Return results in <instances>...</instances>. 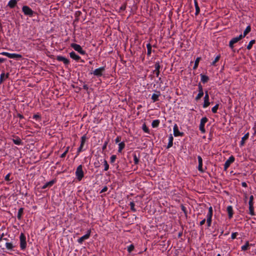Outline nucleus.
Returning <instances> with one entry per match:
<instances>
[{
    "label": "nucleus",
    "instance_id": "nucleus-26",
    "mask_svg": "<svg viewBox=\"0 0 256 256\" xmlns=\"http://www.w3.org/2000/svg\"><path fill=\"white\" fill-rule=\"evenodd\" d=\"M253 204H248L249 210H250L249 214L252 216L254 215V208Z\"/></svg>",
    "mask_w": 256,
    "mask_h": 256
},
{
    "label": "nucleus",
    "instance_id": "nucleus-63",
    "mask_svg": "<svg viewBox=\"0 0 256 256\" xmlns=\"http://www.w3.org/2000/svg\"><path fill=\"white\" fill-rule=\"evenodd\" d=\"M242 186H243V187H244V188H246L248 186H247V184L246 182H242Z\"/></svg>",
    "mask_w": 256,
    "mask_h": 256
},
{
    "label": "nucleus",
    "instance_id": "nucleus-61",
    "mask_svg": "<svg viewBox=\"0 0 256 256\" xmlns=\"http://www.w3.org/2000/svg\"><path fill=\"white\" fill-rule=\"evenodd\" d=\"M17 116L20 119H22V118H24V116L22 114H19V113H18L17 114Z\"/></svg>",
    "mask_w": 256,
    "mask_h": 256
},
{
    "label": "nucleus",
    "instance_id": "nucleus-3",
    "mask_svg": "<svg viewBox=\"0 0 256 256\" xmlns=\"http://www.w3.org/2000/svg\"><path fill=\"white\" fill-rule=\"evenodd\" d=\"M22 10L26 16H32L34 12L28 6H24L22 8Z\"/></svg>",
    "mask_w": 256,
    "mask_h": 256
},
{
    "label": "nucleus",
    "instance_id": "nucleus-2",
    "mask_svg": "<svg viewBox=\"0 0 256 256\" xmlns=\"http://www.w3.org/2000/svg\"><path fill=\"white\" fill-rule=\"evenodd\" d=\"M20 247L22 250H25L26 247V238L23 233H21L20 236Z\"/></svg>",
    "mask_w": 256,
    "mask_h": 256
},
{
    "label": "nucleus",
    "instance_id": "nucleus-42",
    "mask_svg": "<svg viewBox=\"0 0 256 256\" xmlns=\"http://www.w3.org/2000/svg\"><path fill=\"white\" fill-rule=\"evenodd\" d=\"M143 130L146 133H149L148 128L146 126V124L144 123L142 124V126Z\"/></svg>",
    "mask_w": 256,
    "mask_h": 256
},
{
    "label": "nucleus",
    "instance_id": "nucleus-58",
    "mask_svg": "<svg viewBox=\"0 0 256 256\" xmlns=\"http://www.w3.org/2000/svg\"><path fill=\"white\" fill-rule=\"evenodd\" d=\"M254 200V196L252 195L250 196V200L248 204H253Z\"/></svg>",
    "mask_w": 256,
    "mask_h": 256
},
{
    "label": "nucleus",
    "instance_id": "nucleus-49",
    "mask_svg": "<svg viewBox=\"0 0 256 256\" xmlns=\"http://www.w3.org/2000/svg\"><path fill=\"white\" fill-rule=\"evenodd\" d=\"M126 5H127V4L126 2L122 4V6L120 7V10H122V11L124 10L126 8Z\"/></svg>",
    "mask_w": 256,
    "mask_h": 256
},
{
    "label": "nucleus",
    "instance_id": "nucleus-56",
    "mask_svg": "<svg viewBox=\"0 0 256 256\" xmlns=\"http://www.w3.org/2000/svg\"><path fill=\"white\" fill-rule=\"evenodd\" d=\"M10 174H8L5 176L4 180H5L6 181H10Z\"/></svg>",
    "mask_w": 256,
    "mask_h": 256
},
{
    "label": "nucleus",
    "instance_id": "nucleus-37",
    "mask_svg": "<svg viewBox=\"0 0 256 256\" xmlns=\"http://www.w3.org/2000/svg\"><path fill=\"white\" fill-rule=\"evenodd\" d=\"M134 160L135 164H138L139 162V157H138L136 154H134Z\"/></svg>",
    "mask_w": 256,
    "mask_h": 256
},
{
    "label": "nucleus",
    "instance_id": "nucleus-16",
    "mask_svg": "<svg viewBox=\"0 0 256 256\" xmlns=\"http://www.w3.org/2000/svg\"><path fill=\"white\" fill-rule=\"evenodd\" d=\"M160 96V91H156V94H154L152 96V100L153 102H157L159 100L158 98Z\"/></svg>",
    "mask_w": 256,
    "mask_h": 256
},
{
    "label": "nucleus",
    "instance_id": "nucleus-7",
    "mask_svg": "<svg viewBox=\"0 0 256 256\" xmlns=\"http://www.w3.org/2000/svg\"><path fill=\"white\" fill-rule=\"evenodd\" d=\"M234 161V156H230L229 158L226 160L224 164V169L226 170L230 166V164Z\"/></svg>",
    "mask_w": 256,
    "mask_h": 256
},
{
    "label": "nucleus",
    "instance_id": "nucleus-19",
    "mask_svg": "<svg viewBox=\"0 0 256 256\" xmlns=\"http://www.w3.org/2000/svg\"><path fill=\"white\" fill-rule=\"evenodd\" d=\"M54 182H55L54 180H52L50 181L49 182H46L45 184H44L42 186V188L45 189L48 187H50L54 184Z\"/></svg>",
    "mask_w": 256,
    "mask_h": 256
},
{
    "label": "nucleus",
    "instance_id": "nucleus-27",
    "mask_svg": "<svg viewBox=\"0 0 256 256\" xmlns=\"http://www.w3.org/2000/svg\"><path fill=\"white\" fill-rule=\"evenodd\" d=\"M23 212H24V208H20L19 210H18V216H17V218L18 220H21L22 218V216L23 214Z\"/></svg>",
    "mask_w": 256,
    "mask_h": 256
},
{
    "label": "nucleus",
    "instance_id": "nucleus-11",
    "mask_svg": "<svg viewBox=\"0 0 256 256\" xmlns=\"http://www.w3.org/2000/svg\"><path fill=\"white\" fill-rule=\"evenodd\" d=\"M210 104V102H209V96L208 93V91H206L205 92V96L204 97V102L203 104L204 108H206Z\"/></svg>",
    "mask_w": 256,
    "mask_h": 256
},
{
    "label": "nucleus",
    "instance_id": "nucleus-6",
    "mask_svg": "<svg viewBox=\"0 0 256 256\" xmlns=\"http://www.w3.org/2000/svg\"><path fill=\"white\" fill-rule=\"evenodd\" d=\"M242 38V34H240L238 36L232 38L229 43V46L232 48H234V44L236 43Z\"/></svg>",
    "mask_w": 256,
    "mask_h": 256
},
{
    "label": "nucleus",
    "instance_id": "nucleus-45",
    "mask_svg": "<svg viewBox=\"0 0 256 256\" xmlns=\"http://www.w3.org/2000/svg\"><path fill=\"white\" fill-rule=\"evenodd\" d=\"M212 206H210L208 208V212L207 214V216L212 217Z\"/></svg>",
    "mask_w": 256,
    "mask_h": 256
},
{
    "label": "nucleus",
    "instance_id": "nucleus-41",
    "mask_svg": "<svg viewBox=\"0 0 256 256\" xmlns=\"http://www.w3.org/2000/svg\"><path fill=\"white\" fill-rule=\"evenodd\" d=\"M218 106H219V104H216L215 106H214L212 109V111L213 113L214 114H216L217 112V110H218Z\"/></svg>",
    "mask_w": 256,
    "mask_h": 256
},
{
    "label": "nucleus",
    "instance_id": "nucleus-24",
    "mask_svg": "<svg viewBox=\"0 0 256 256\" xmlns=\"http://www.w3.org/2000/svg\"><path fill=\"white\" fill-rule=\"evenodd\" d=\"M251 30V26H248L246 30H244V34H242V38L245 37Z\"/></svg>",
    "mask_w": 256,
    "mask_h": 256
},
{
    "label": "nucleus",
    "instance_id": "nucleus-51",
    "mask_svg": "<svg viewBox=\"0 0 256 256\" xmlns=\"http://www.w3.org/2000/svg\"><path fill=\"white\" fill-rule=\"evenodd\" d=\"M134 246L133 244H130L128 248V251L131 252L134 250Z\"/></svg>",
    "mask_w": 256,
    "mask_h": 256
},
{
    "label": "nucleus",
    "instance_id": "nucleus-59",
    "mask_svg": "<svg viewBox=\"0 0 256 256\" xmlns=\"http://www.w3.org/2000/svg\"><path fill=\"white\" fill-rule=\"evenodd\" d=\"M82 12L80 11H77L75 13V16L76 18H78L81 14Z\"/></svg>",
    "mask_w": 256,
    "mask_h": 256
},
{
    "label": "nucleus",
    "instance_id": "nucleus-17",
    "mask_svg": "<svg viewBox=\"0 0 256 256\" xmlns=\"http://www.w3.org/2000/svg\"><path fill=\"white\" fill-rule=\"evenodd\" d=\"M70 56L72 58L76 60H78L80 58V56L76 54L74 52H70Z\"/></svg>",
    "mask_w": 256,
    "mask_h": 256
},
{
    "label": "nucleus",
    "instance_id": "nucleus-31",
    "mask_svg": "<svg viewBox=\"0 0 256 256\" xmlns=\"http://www.w3.org/2000/svg\"><path fill=\"white\" fill-rule=\"evenodd\" d=\"M14 143L17 145H20L22 144V142L20 138H17L16 139H12Z\"/></svg>",
    "mask_w": 256,
    "mask_h": 256
},
{
    "label": "nucleus",
    "instance_id": "nucleus-62",
    "mask_svg": "<svg viewBox=\"0 0 256 256\" xmlns=\"http://www.w3.org/2000/svg\"><path fill=\"white\" fill-rule=\"evenodd\" d=\"M205 222H206V219H205V218H204V219H203V220H202L200 222V226H202L203 224H204V223H205Z\"/></svg>",
    "mask_w": 256,
    "mask_h": 256
},
{
    "label": "nucleus",
    "instance_id": "nucleus-44",
    "mask_svg": "<svg viewBox=\"0 0 256 256\" xmlns=\"http://www.w3.org/2000/svg\"><path fill=\"white\" fill-rule=\"evenodd\" d=\"M69 148H70L69 146L66 147V150L64 152L63 154H61V156H60L61 158H64L66 156V154H67V153L68 152Z\"/></svg>",
    "mask_w": 256,
    "mask_h": 256
},
{
    "label": "nucleus",
    "instance_id": "nucleus-21",
    "mask_svg": "<svg viewBox=\"0 0 256 256\" xmlns=\"http://www.w3.org/2000/svg\"><path fill=\"white\" fill-rule=\"evenodd\" d=\"M17 4L16 0H10L8 3V6L12 8H14Z\"/></svg>",
    "mask_w": 256,
    "mask_h": 256
},
{
    "label": "nucleus",
    "instance_id": "nucleus-35",
    "mask_svg": "<svg viewBox=\"0 0 256 256\" xmlns=\"http://www.w3.org/2000/svg\"><path fill=\"white\" fill-rule=\"evenodd\" d=\"M6 248L8 250H12L13 248H14V246H13L11 242H6Z\"/></svg>",
    "mask_w": 256,
    "mask_h": 256
},
{
    "label": "nucleus",
    "instance_id": "nucleus-15",
    "mask_svg": "<svg viewBox=\"0 0 256 256\" xmlns=\"http://www.w3.org/2000/svg\"><path fill=\"white\" fill-rule=\"evenodd\" d=\"M198 170L201 172H204V170L202 168V159L200 156H198Z\"/></svg>",
    "mask_w": 256,
    "mask_h": 256
},
{
    "label": "nucleus",
    "instance_id": "nucleus-8",
    "mask_svg": "<svg viewBox=\"0 0 256 256\" xmlns=\"http://www.w3.org/2000/svg\"><path fill=\"white\" fill-rule=\"evenodd\" d=\"M198 94L196 98V100H200L204 96V92L202 90V86L200 83L198 84Z\"/></svg>",
    "mask_w": 256,
    "mask_h": 256
},
{
    "label": "nucleus",
    "instance_id": "nucleus-22",
    "mask_svg": "<svg viewBox=\"0 0 256 256\" xmlns=\"http://www.w3.org/2000/svg\"><path fill=\"white\" fill-rule=\"evenodd\" d=\"M200 76H201V81L204 84L206 83L209 80L208 76L206 75L200 74Z\"/></svg>",
    "mask_w": 256,
    "mask_h": 256
},
{
    "label": "nucleus",
    "instance_id": "nucleus-46",
    "mask_svg": "<svg viewBox=\"0 0 256 256\" xmlns=\"http://www.w3.org/2000/svg\"><path fill=\"white\" fill-rule=\"evenodd\" d=\"M220 58V55L217 56H216V58H215L214 61L212 62V66H215L216 63L219 60Z\"/></svg>",
    "mask_w": 256,
    "mask_h": 256
},
{
    "label": "nucleus",
    "instance_id": "nucleus-39",
    "mask_svg": "<svg viewBox=\"0 0 256 256\" xmlns=\"http://www.w3.org/2000/svg\"><path fill=\"white\" fill-rule=\"evenodd\" d=\"M104 170L107 171L109 168V165H108L107 161L106 160H104Z\"/></svg>",
    "mask_w": 256,
    "mask_h": 256
},
{
    "label": "nucleus",
    "instance_id": "nucleus-54",
    "mask_svg": "<svg viewBox=\"0 0 256 256\" xmlns=\"http://www.w3.org/2000/svg\"><path fill=\"white\" fill-rule=\"evenodd\" d=\"M108 140L106 141L102 147V150H104L107 146L108 144Z\"/></svg>",
    "mask_w": 256,
    "mask_h": 256
},
{
    "label": "nucleus",
    "instance_id": "nucleus-57",
    "mask_svg": "<svg viewBox=\"0 0 256 256\" xmlns=\"http://www.w3.org/2000/svg\"><path fill=\"white\" fill-rule=\"evenodd\" d=\"M33 118H35V119H36V120H37V119H38V120H40V115H39V114H34V116H33Z\"/></svg>",
    "mask_w": 256,
    "mask_h": 256
},
{
    "label": "nucleus",
    "instance_id": "nucleus-30",
    "mask_svg": "<svg viewBox=\"0 0 256 256\" xmlns=\"http://www.w3.org/2000/svg\"><path fill=\"white\" fill-rule=\"evenodd\" d=\"M160 122L158 120H154L152 122V126L153 128H157Z\"/></svg>",
    "mask_w": 256,
    "mask_h": 256
},
{
    "label": "nucleus",
    "instance_id": "nucleus-53",
    "mask_svg": "<svg viewBox=\"0 0 256 256\" xmlns=\"http://www.w3.org/2000/svg\"><path fill=\"white\" fill-rule=\"evenodd\" d=\"M238 235V233L237 232H232V234L231 238L233 240L235 239Z\"/></svg>",
    "mask_w": 256,
    "mask_h": 256
},
{
    "label": "nucleus",
    "instance_id": "nucleus-5",
    "mask_svg": "<svg viewBox=\"0 0 256 256\" xmlns=\"http://www.w3.org/2000/svg\"><path fill=\"white\" fill-rule=\"evenodd\" d=\"M71 47L72 48L78 52L80 54H86V52L82 50L81 46L76 44H72Z\"/></svg>",
    "mask_w": 256,
    "mask_h": 256
},
{
    "label": "nucleus",
    "instance_id": "nucleus-13",
    "mask_svg": "<svg viewBox=\"0 0 256 256\" xmlns=\"http://www.w3.org/2000/svg\"><path fill=\"white\" fill-rule=\"evenodd\" d=\"M104 70V67H101L98 68L96 69L94 72L93 74L94 75L100 76L102 75V72Z\"/></svg>",
    "mask_w": 256,
    "mask_h": 256
},
{
    "label": "nucleus",
    "instance_id": "nucleus-1",
    "mask_svg": "<svg viewBox=\"0 0 256 256\" xmlns=\"http://www.w3.org/2000/svg\"><path fill=\"white\" fill-rule=\"evenodd\" d=\"M76 175L78 180H81L84 176L82 166V164L78 166L76 170Z\"/></svg>",
    "mask_w": 256,
    "mask_h": 256
},
{
    "label": "nucleus",
    "instance_id": "nucleus-18",
    "mask_svg": "<svg viewBox=\"0 0 256 256\" xmlns=\"http://www.w3.org/2000/svg\"><path fill=\"white\" fill-rule=\"evenodd\" d=\"M227 212L228 215V218H231L233 216V209L232 206H229L227 207Z\"/></svg>",
    "mask_w": 256,
    "mask_h": 256
},
{
    "label": "nucleus",
    "instance_id": "nucleus-23",
    "mask_svg": "<svg viewBox=\"0 0 256 256\" xmlns=\"http://www.w3.org/2000/svg\"><path fill=\"white\" fill-rule=\"evenodd\" d=\"M194 6H195V8H196V13H195V14L196 16H197L198 14H199L200 12V7L198 5V2H197V0H194Z\"/></svg>",
    "mask_w": 256,
    "mask_h": 256
},
{
    "label": "nucleus",
    "instance_id": "nucleus-38",
    "mask_svg": "<svg viewBox=\"0 0 256 256\" xmlns=\"http://www.w3.org/2000/svg\"><path fill=\"white\" fill-rule=\"evenodd\" d=\"M208 121V119L206 117L202 118L200 120V124L204 125Z\"/></svg>",
    "mask_w": 256,
    "mask_h": 256
},
{
    "label": "nucleus",
    "instance_id": "nucleus-32",
    "mask_svg": "<svg viewBox=\"0 0 256 256\" xmlns=\"http://www.w3.org/2000/svg\"><path fill=\"white\" fill-rule=\"evenodd\" d=\"M250 246V243L248 241H246L245 244L242 246L241 248L242 250H246Z\"/></svg>",
    "mask_w": 256,
    "mask_h": 256
},
{
    "label": "nucleus",
    "instance_id": "nucleus-12",
    "mask_svg": "<svg viewBox=\"0 0 256 256\" xmlns=\"http://www.w3.org/2000/svg\"><path fill=\"white\" fill-rule=\"evenodd\" d=\"M56 59L60 62H62L66 66L70 64L69 60L62 56H56Z\"/></svg>",
    "mask_w": 256,
    "mask_h": 256
},
{
    "label": "nucleus",
    "instance_id": "nucleus-4",
    "mask_svg": "<svg viewBox=\"0 0 256 256\" xmlns=\"http://www.w3.org/2000/svg\"><path fill=\"white\" fill-rule=\"evenodd\" d=\"M0 54L6 56L10 58H22L21 54H10L7 52H2Z\"/></svg>",
    "mask_w": 256,
    "mask_h": 256
},
{
    "label": "nucleus",
    "instance_id": "nucleus-14",
    "mask_svg": "<svg viewBox=\"0 0 256 256\" xmlns=\"http://www.w3.org/2000/svg\"><path fill=\"white\" fill-rule=\"evenodd\" d=\"M154 67H155V70H154V73L156 74V77H158L160 74V62H156V64H154Z\"/></svg>",
    "mask_w": 256,
    "mask_h": 256
},
{
    "label": "nucleus",
    "instance_id": "nucleus-47",
    "mask_svg": "<svg viewBox=\"0 0 256 256\" xmlns=\"http://www.w3.org/2000/svg\"><path fill=\"white\" fill-rule=\"evenodd\" d=\"M4 76H5V74L4 72L0 74V84H2L4 80Z\"/></svg>",
    "mask_w": 256,
    "mask_h": 256
},
{
    "label": "nucleus",
    "instance_id": "nucleus-64",
    "mask_svg": "<svg viewBox=\"0 0 256 256\" xmlns=\"http://www.w3.org/2000/svg\"><path fill=\"white\" fill-rule=\"evenodd\" d=\"M83 88L86 90H88V87L87 84H84L83 86Z\"/></svg>",
    "mask_w": 256,
    "mask_h": 256
},
{
    "label": "nucleus",
    "instance_id": "nucleus-55",
    "mask_svg": "<svg viewBox=\"0 0 256 256\" xmlns=\"http://www.w3.org/2000/svg\"><path fill=\"white\" fill-rule=\"evenodd\" d=\"M83 146H83L80 145V147L78 149V151H77L78 154L79 153L82 151Z\"/></svg>",
    "mask_w": 256,
    "mask_h": 256
},
{
    "label": "nucleus",
    "instance_id": "nucleus-29",
    "mask_svg": "<svg viewBox=\"0 0 256 256\" xmlns=\"http://www.w3.org/2000/svg\"><path fill=\"white\" fill-rule=\"evenodd\" d=\"M125 144L124 142H121L118 144V150L119 152H121L122 150L124 148Z\"/></svg>",
    "mask_w": 256,
    "mask_h": 256
},
{
    "label": "nucleus",
    "instance_id": "nucleus-9",
    "mask_svg": "<svg viewBox=\"0 0 256 256\" xmlns=\"http://www.w3.org/2000/svg\"><path fill=\"white\" fill-rule=\"evenodd\" d=\"M174 134L175 136H183L184 135V132H180L178 130V126L176 124H175L174 126Z\"/></svg>",
    "mask_w": 256,
    "mask_h": 256
},
{
    "label": "nucleus",
    "instance_id": "nucleus-33",
    "mask_svg": "<svg viewBox=\"0 0 256 256\" xmlns=\"http://www.w3.org/2000/svg\"><path fill=\"white\" fill-rule=\"evenodd\" d=\"M146 48L148 49V56H150L152 52V45L150 43H148L146 44Z\"/></svg>",
    "mask_w": 256,
    "mask_h": 256
},
{
    "label": "nucleus",
    "instance_id": "nucleus-50",
    "mask_svg": "<svg viewBox=\"0 0 256 256\" xmlns=\"http://www.w3.org/2000/svg\"><path fill=\"white\" fill-rule=\"evenodd\" d=\"M200 130L202 133H204L206 132L204 125L200 124Z\"/></svg>",
    "mask_w": 256,
    "mask_h": 256
},
{
    "label": "nucleus",
    "instance_id": "nucleus-34",
    "mask_svg": "<svg viewBox=\"0 0 256 256\" xmlns=\"http://www.w3.org/2000/svg\"><path fill=\"white\" fill-rule=\"evenodd\" d=\"M256 40H250L246 48L248 50H250L252 46V45L255 44Z\"/></svg>",
    "mask_w": 256,
    "mask_h": 256
},
{
    "label": "nucleus",
    "instance_id": "nucleus-28",
    "mask_svg": "<svg viewBox=\"0 0 256 256\" xmlns=\"http://www.w3.org/2000/svg\"><path fill=\"white\" fill-rule=\"evenodd\" d=\"M201 59V58L200 57H198L196 58V60H195V62H194V66L193 67V69L194 70H196L197 68L198 67V64H199V62H200V60Z\"/></svg>",
    "mask_w": 256,
    "mask_h": 256
},
{
    "label": "nucleus",
    "instance_id": "nucleus-25",
    "mask_svg": "<svg viewBox=\"0 0 256 256\" xmlns=\"http://www.w3.org/2000/svg\"><path fill=\"white\" fill-rule=\"evenodd\" d=\"M173 140H174L173 136H172V134H170V136H169L168 143V144L167 146V148H170L172 146Z\"/></svg>",
    "mask_w": 256,
    "mask_h": 256
},
{
    "label": "nucleus",
    "instance_id": "nucleus-20",
    "mask_svg": "<svg viewBox=\"0 0 256 256\" xmlns=\"http://www.w3.org/2000/svg\"><path fill=\"white\" fill-rule=\"evenodd\" d=\"M249 136V133L247 132L245 135L242 138V140L240 142V146H243L245 143V140H248Z\"/></svg>",
    "mask_w": 256,
    "mask_h": 256
},
{
    "label": "nucleus",
    "instance_id": "nucleus-52",
    "mask_svg": "<svg viewBox=\"0 0 256 256\" xmlns=\"http://www.w3.org/2000/svg\"><path fill=\"white\" fill-rule=\"evenodd\" d=\"M116 158V155H112L110 157V162L113 163Z\"/></svg>",
    "mask_w": 256,
    "mask_h": 256
},
{
    "label": "nucleus",
    "instance_id": "nucleus-43",
    "mask_svg": "<svg viewBox=\"0 0 256 256\" xmlns=\"http://www.w3.org/2000/svg\"><path fill=\"white\" fill-rule=\"evenodd\" d=\"M212 217L207 216L206 224L209 227L211 226Z\"/></svg>",
    "mask_w": 256,
    "mask_h": 256
},
{
    "label": "nucleus",
    "instance_id": "nucleus-60",
    "mask_svg": "<svg viewBox=\"0 0 256 256\" xmlns=\"http://www.w3.org/2000/svg\"><path fill=\"white\" fill-rule=\"evenodd\" d=\"M108 190V187L105 186L100 192V193H102L106 192Z\"/></svg>",
    "mask_w": 256,
    "mask_h": 256
},
{
    "label": "nucleus",
    "instance_id": "nucleus-10",
    "mask_svg": "<svg viewBox=\"0 0 256 256\" xmlns=\"http://www.w3.org/2000/svg\"><path fill=\"white\" fill-rule=\"evenodd\" d=\"M90 230H88L87 232V234H86L85 235L83 236H82L80 237V238H79L78 240V242L80 243V244H82V242L86 239H88L89 238V237L90 236Z\"/></svg>",
    "mask_w": 256,
    "mask_h": 256
},
{
    "label": "nucleus",
    "instance_id": "nucleus-48",
    "mask_svg": "<svg viewBox=\"0 0 256 256\" xmlns=\"http://www.w3.org/2000/svg\"><path fill=\"white\" fill-rule=\"evenodd\" d=\"M180 208L184 212L185 216H187V210L186 208L182 204L180 205Z\"/></svg>",
    "mask_w": 256,
    "mask_h": 256
},
{
    "label": "nucleus",
    "instance_id": "nucleus-40",
    "mask_svg": "<svg viewBox=\"0 0 256 256\" xmlns=\"http://www.w3.org/2000/svg\"><path fill=\"white\" fill-rule=\"evenodd\" d=\"M130 210L132 211L135 212L136 211V208H134V202H131L130 204Z\"/></svg>",
    "mask_w": 256,
    "mask_h": 256
},
{
    "label": "nucleus",
    "instance_id": "nucleus-36",
    "mask_svg": "<svg viewBox=\"0 0 256 256\" xmlns=\"http://www.w3.org/2000/svg\"><path fill=\"white\" fill-rule=\"evenodd\" d=\"M86 134H84L82 138H81V142H80V144L82 146H84V144L86 142Z\"/></svg>",
    "mask_w": 256,
    "mask_h": 256
}]
</instances>
